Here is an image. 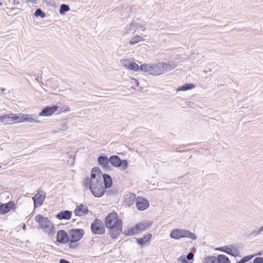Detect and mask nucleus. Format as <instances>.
<instances>
[{
    "mask_svg": "<svg viewBox=\"0 0 263 263\" xmlns=\"http://www.w3.org/2000/svg\"><path fill=\"white\" fill-rule=\"evenodd\" d=\"M104 224L109 229V234L112 239L117 238L122 232V221L118 218V214L115 212H112L107 215Z\"/></svg>",
    "mask_w": 263,
    "mask_h": 263,
    "instance_id": "nucleus-1",
    "label": "nucleus"
},
{
    "mask_svg": "<svg viewBox=\"0 0 263 263\" xmlns=\"http://www.w3.org/2000/svg\"><path fill=\"white\" fill-rule=\"evenodd\" d=\"M35 220L37 222L41 229L44 233L49 236L54 234L55 229L48 217L41 215H37L35 217Z\"/></svg>",
    "mask_w": 263,
    "mask_h": 263,
    "instance_id": "nucleus-2",
    "label": "nucleus"
},
{
    "mask_svg": "<svg viewBox=\"0 0 263 263\" xmlns=\"http://www.w3.org/2000/svg\"><path fill=\"white\" fill-rule=\"evenodd\" d=\"M161 62L154 64H143L140 65V69L141 71L147 72L149 74L157 76L164 72V66Z\"/></svg>",
    "mask_w": 263,
    "mask_h": 263,
    "instance_id": "nucleus-3",
    "label": "nucleus"
},
{
    "mask_svg": "<svg viewBox=\"0 0 263 263\" xmlns=\"http://www.w3.org/2000/svg\"><path fill=\"white\" fill-rule=\"evenodd\" d=\"M170 236L171 238L176 240L183 238H186L191 240L197 239V236L194 233L186 229H175L171 232Z\"/></svg>",
    "mask_w": 263,
    "mask_h": 263,
    "instance_id": "nucleus-4",
    "label": "nucleus"
},
{
    "mask_svg": "<svg viewBox=\"0 0 263 263\" xmlns=\"http://www.w3.org/2000/svg\"><path fill=\"white\" fill-rule=\"evenodd\" d=\"M90 190L95 197H101L105 194L106 189L104 187L102 181L99 180L92 183Z\"/></svg>",
    "mask_w": 263,
    "mask_h": 263,
    "instance_id": "nucleus-5",
    "label": "nucleus"
},
{
    "mask_svg": "<svg viewBox=\"0 0 263 263\" xmlns=\"http://www.w3.org/2000/svg\"><path fill=\"white\" fill-rule=\"evenodd\" d=\"M109 163L115 167H120L122 170H125L128 167V162L126 160H121L117 155H112L109 157Z\"/></svg>",
    "mask_w": 263,
    "mask_h": 263,
    "instance_id": "nucleus-6",
    "label": "nucleus"
},
{
    "mask_svg": "<svg viewBox=\"0 0 263 263\" xmlns=\"http://www.w3.org/2000/svg\"><path fill=\"white\" fill-rule=\"evenodd\" d=\"M91 230L95 234L102 235L105 232V229L103 222L97 218L93 220L91 223Z\"/></svg>",
    "mask_w": 263,
    "mask_h": 263,
    "instance_id": "nucleus-7",
    "label": "nucleus"
},
{
    "mask_svg": "<svg viewBox=\"0 0 263 263\" xmlns=\"http://www.w3.org/2000/svg\"><path fill=\"white\" fill-rule=\"evenodd\" d=\"M69 239L79 241L83 237L85 231L82 229H72L68 231Z\"/></svg>",
    "mask_w": 263,
    "mask_h": 263,
    "instance_id": "nucleus-8",
    "label": "nucleus"
},
{
    "mask_svg": "<svg viewBox=\"0 0 263 263\" xmlns=\"http://www.w3.org/2000/svg\"><path fill=\"white\" fill-rule=\"evenodd\" d=\"M216 250L224 252L234 257H237L239 254V251L237 249L234 248L232 245L224 246L218 248L216 249Z\"/></svg>",
    "mask_w": 263,
    "mask_h": 263,
    "instance_id": "nucleus-9",
    "label": "nucleus"
},
{
    "mask_svg": "<svg viewBox=\"0 0 263 263\" xmlns=\"http://www.w3.org/2000/svg\"><path fill=\"white\" fill-rule=\"evenodd\" d=\"M46 197V194L43 191H38L37 194L32 197L34 206L36 208L43 204Z\"/></svg>",
    "mask_w": 263,
    "mask_h": 263,
    "instance_id": "nucleus-10",
    "label": "nucleus"
},
{
    "mask_svg": "<svg viewBox=\"0 0 263 263\" xmlns=\"http://www.w3.org/2000/svg\"><path fill=\"white\" fill-rule=\"evenodd\" d=\"M99 164L102 167V168L106 171L109 172L111 170V168L109 165V158L106 156H100L98 158Z\"/></svg>",
    "mask_w": 263,
    "mask_h": 263,
    "instance_id": "nucleus-11",
    "label": "nucleus"
},
{
    "mask_svg": "<svg viewBox=\"0 0 263 263\" xmlns=\"http://www.w3.org/2000/svg\"><path fill=\"white\" fill-rule=\"evenodd\" d=\"M69 237V233L63 230L58 231L57 236V241L61 243L66 244L68 242Z\"/></svg>",
    "mask_w": 263,
    "mask_h": 263,
    "instance_id": "nucleus-12",
    "label": "nucleus"
},
{
    "mask_svg": "<svg viewBox=\"0 0 263 263\" xmlns=\"http://www.w3.org/2000/svg\"><path fill=\"white\" fill-rule=\"evenodd\" d=\"M137 208L139 211H143L148 208L149 204L148 201L145 198L138 197L136 199Z\"/></svg>",
    "mask_w": 263,
    "mask_h": 263,
    "instance_id": "nucleus-13",
    "label": "nucleus"
},
{
    "mask_svg": "<svg viewBox=\"0 0 263 263\" xmlns=\"http://www.w3.org/2000/svg\"><path fill=\"white\" fill-rule=\"evenodd\" d=\"M59 107L57 105H52V106H46L41 112H40V116L48 117L51 116L53 113L58 110Z\"/></svg>",
    "mask_w": 263,
    "mask_h": 263,
    "instance_id": "nucleus-14",
    "label": "nucleus"
},
{
    "mask_svg": "<svg viewBox=\"0 0 263 263\" xmlns=\"http://www.w3.org/2000/svg\"><path fill=\"white\" fill-rule=\"evenodd\" d=\"M89 210L86 205L80 204L76 207L74 211L76 216H82L87 215Z\"/></svg>",
    "mask_w": 263,
    "mask_h": 263,
    "instance_id": "nucleus-15",
    "label": "nucleus"
},
{
    "mask_svg": "<svg viewBox=\"0 0 263 263\" xmlns=\"http://www.w3.org/2000/svg\"><path fill=\"white\" fill-rule=\"evenodd\" d=\"M14 203L13 201H10L7 203L2 204L0 205V214H6L14 207Z\"/></svg>",
    "mask_w": 263,
    "mask_h": 263,
    "instance_id": "nucleus-16",
    "label": "nucleus"
},
{
    "mask_svg": "<svg viewBox=\"0 0 263 263\" xmlns=\"http://www.w3.org/2000/svg\"><path fill=\"white\" fill-rule=\"evenodd\" d=\"M139 28V25L136 23H131L130 25L125 26L123 33L124 35L127 34L129 33H135L137 29Z\"/></svg>",
    "mask_w": 263,
    "mask_h": 263,
    "instance_id": "nucleus-17",
    "label": "nucleus"
},
{
    "mask_svg": "<svg viewBox=\"0 0 263 263\" xmlns=\"http://www.w3.org/2000/svg\"><path fill=\"white\" fill-rule=\"evenodd\" d=\"M72 216V212L68 210L62 211L56 215V218L59 220H69Z\"/></svg>",
    "mask_w": 263,
    "mask_h": 263,
    "instance_id": "nucleus-18",
    "label": "nucleus"
},
{
    "mask_svg": "<svg viewBox=\"0 0 263 263\" xmlns=\"http://www.w3.org/2000/svg\"><path fill=\"white\" fill-rule=\"evenodd\" d=\"M103 179V185L105 189L110 188L112 185V180L111 177L108 174H102V175Z\"/></svg>",
    "mask_w": 263,
    "mask_h": 263,
    "instance_id": "nucleus-19",
    "label": "nucleus"
},
{
    "mask_svg": "<svg viewBox=\"0 0 263 263\" xmlns=\"http://www.w3.org/2000/svg\"><path fill=\"white\" fill-rule=\"evenodd\" d=\"M152 236V235L151 233H146L142 238H137V242L138 244L143 246L145 245L146 242L150 241Z\"/></svg>",
    "mask_w": 263,
    "mask_h": 263,
    "instance_id": "nucleus-20",
    "label": "nucleus"
},
{
    "mask_svg": "<svg viewBox=\"0 0 263 263\" xmlns=\"http://www.w3.org/2000/svg\"><path fill=\"white\" fill-rule=\"evenodd\" d=\"M136 198V195L133 193H128L125 194L124 198V203L130 206L134 203Z\"/></svg>",
    "mask_w": 263,
    "mask_h": 263,
    "instance_id": "nucleus-21",
    "label": "nucleus"
},
{
    "mask_svg": "<svg viewBox=\"0 0 263 263\" xmlns=\"http://www.w3.org/2000/svg\"><path fill=\"white\" fill-rule=\"evenodd\" d=\"M13 114L6 115L0 117V122L5 124H12L13 121Z\"/></svg>",
    "mask_w": 263,
    "mask_h": 263,
    "instance_id": "nucleus-22",
    "label": "nucleus"
},
{
    "mask_svg": "<svg viewBox=\"0 0 263 263\" xmlns=\"http://www.w3.org/2000/svg\"><path fill=\"white\" fill-rule=\"evenodd\" d=\"M34 117H35V116L33 115L24 114L23 115V118L22 120L24 122L29 123H39V121L36 119L37 118H35Z\"/></svg>",
    "mask_w": 263,
    "mask_h": 263,
    "instance_id": "nucleus-23",
    "label": "nucleus"
},
{
    "mask_svg": "<svg viewBox=\"0 0 263 263\" xmlns=\"http://www.w3.org/2000/svg\"><path fill=\"white\" fill-rule=\"evenodd\" d=\"M151 225L149 223H138L135 225V229L138 230V232L143 231L147 229Z\"/></svg>",
    "mask_w": 263,
    "mask_h": 263,
    "instance_id": "nucleus-24",
    "label": "nucleus"
},
{
    "mask_svg": "<svg viewBox=\"0 0 263 263\" xmlns=\"http://www.w3.org/2000/svg\"><path fill=\"white\" fill-rule=\"evenodd\" d=\"M217 263H231L229 258L223 254L217 256Z\"/></svg>",
    "mask_w": 263,
    "mask_h": 263,
    "instance_id": "nucleus-25",
    "label": "nucleus"
},
{
    "mask_svg": "<svg viewBox=\"0 0 263 263\" xmlns=\"http://www.w3.org/2000/svg\"><path fill=\"white\" fill-rule=\"evenodd\" d=\"M195 87V85H194L193 83H187L181 87H180L178 89L177 91H186L188 90H191L193 88H194Z\"/></svg>",
    "mask_w": 263,
    "mask_h": 263,
    "instance_id": "nucleus-26",
    "label": "nucleus"
},
{
    "mask_svg": "<svg viewBox=\"0 0 263 263\" xmlns=\"http://www.w3.org/2000/svg\"><path fill=\"white\" fill-rule=\"evenodd\" d=\"M142 41L143 37L142 36L136 35L129 41V44L131 45H133Z\"/></svg>",
    "mask_w": 263,
    "mask_h": 263,
    "instance_id": "nucleus-27",
    "label": "nucleus"
},
{
    "mask_svg": "<svg viewBox=\"0 0 263 263\" xmlns=\"http://www.w3.org/2000/svg\"><path fill=\"white\" fill-rule=\"evenodd\" d=\"M68 246L70 249H76L79 246V243L77 241L69 239Z\"/></svg>",
    "mask_w": 263,
    "mask_h": 263,
    "instance_id": "nucleus-28",
    "label": "nucleus"
},
{
    "mask_svg": "<svg viewBox=\"0 0 263 263\" xmlns=\"http://www.w3.org/2000/svg\"><path fill=\"white\" fill-rule=\"evenodd\" d=\"M92 184L91 180L89 177H86L83 180V185L86 188L90 189Z\"/></svg>",
    "mask_w": 263,
    "mask_h": 263,
    "instance_id": "nucleus-29",
    "label": "nucleus"
},
{
    "mask_svg": "<svg viewBox=\"0 0 263 263\" xmlns=\"http://www.w3.org/2000/svg\"><path fill=\"white\" fill-rule=\"evenodd\" d=\"M204 263H217V257L215 256L206 257L204 259Z\"/></svg>",
    "mask_w": 263,
    "mask_h": 263,
    "instance_id": "nucleus-30",
    "label": "nucleus"
},
{
    "mask_svg": "<svg viewBox=\"0 0 263 263\" xmlns=\"http://www.w3.org/2000/svg\"><path fill=\"white\" fill-rule=\"evenodd\" d=\"M127 67L130 70H134L135 71H138L140 69L138 65L135 63H129L128 65H126Z\"/></svg>",
    "mask_w": 263,
    "mask_h": 263,
    "instance_id": "nucleus-31",
    "label": "nucleus"
},
{
    "mask_svg": "<svg viewBox=\"0 0 263 263\" xmlns=\"http://www.w3.org/2000/svg\"><path fill=\"white\" fill-rule=\"evenodd\" d=\"M70 10L69 6L66 4H62L60 8V13L64 14L65 12H68Z\"/></svg>",
    "mask_w": 263,
    "mask_h": 263,
    "instance_id": "nucleus-32",
    "label": "nucleus"
},
{
    "mask_svg": "<svg viewBox=\"0 0 263 263\" xmlns=\"http://www.w3.org/2000/svg\"><path fill=\"white\" fill-rule=\"evenodd\" d=\"M90 179L91 180L92 183L95 182L96 181L102 180L100 176L97 175L96 174L92 172H91V177Z\"/></svg>",
    "mask_w": 263,
    "mask_h": 263,
    "instance_id": "nucleus-33",
    "label": "nucleus"
},
{
    "mask_svg": "<svg viewBox=\"0 0 263 263\" xmlns=\"http://www.w3.org/2000/svg\"><path fill=\"white\" fill-rule=\"evenodd\" d=\"M34 15L35 17L40 16L42 18H44L46 16V14L39 8L36 10Z\"/></svg>",
    "mask_w": 263,
    "mask_h": 263,
    "instance_id": "nucleus-34",
    "label": "nucleus"
},
{
    "mask_svg": "<svg viewBox=\"0 0 263 263\" xmlns=\"http://www.w3.org/2000/svg\"><path fill=\"white\" fill-rule=\"evenodd\" d=\"M263 231V226L256 230H253L250 235L253 236H256L260 234Z\"/></svg>",
    "mask_w": 263,
    "mask_h": 263,
    "instance_id": "nucleus-35",
    "label": "nucleus"
},
{
    "mask_svg": "<svg viewBox=\"0 0 263 263\" xmlns=\"http://www.w3.org/2000/svg\"><path fill=\"white\" fill-rule=\"evenodd\" d=\"M23 114H20L19 116L16 115V114H13V121H17V123H21L23 122L24 121L22 120L23 119Z\"/></svg>",
    "mask_w": 263,
    "mask_h": 263,
    "instance_id": "nucleus-36",
    "label": "nucleus"
},
{
    "mask_svg": "<svg viewBox=\"0 0 263 263\" xmlns=\"http://www.w3.org/2000/svg\"><path fill=\"white\" fill-rule=\"evenodd\" d=\"M138 230H137L136 229H135V226L130 229H129L127 233H125L126 235L132 236L134 235L135 234L138 233Z\"/></svg>",
    "mask_w": 263,
    "mask_h": 263,
    "instance_id": "nucleus-37",
    "label": "nucleus"
},
{
    "mask_svg": "<svg viewBox=\"0 0 263 263\" xmlns=\"http://www.w3.org/2000/svg\"><path fill=\"white\" fill-rule=\"evenodd\" d=\"M161 63H163V64H164L165 65H163L164 66V71H171L173 69V67L170 65V64H168L167 63H164V62H161Z\"/></svg>",
    "mask_w": 263,
    "mask_h": 263,
    "instance_id": "nucleus-38",
    "label": "nucleus"
},
{
    "mask_svg": "<svg viewBox=\"0 0 263 263\" xmlns=\"http://www.w3.org/2000/svg\"><path fill=\"white\" fill-rule=\"evenodd\" d=\"M91 172L95 173V174L99 176H100L102 173L101 170L98 167H93L91 170Z\"/></svg>",
    "mask_w": 263,
    "mask_h": 263,
    "instance_id": "nucleus-39",
    "label": "nucleus"
},
{
    "mask_svg": "<svg viewBox=\"0 0 263 263\" xmlns=\"http://www.w3.org/2000/svg\"><path fill=\"white\" fill-rule=\"evenodd\" d=\"M253 256L252 255H247L246 256L243 257L241 259V260H242L243 263H245L246 262L250 260Z\"/></svg>",
    "mask_w": 263,
    "mask_h": 263,
    "instance_id": "nucleus-40",
    "label": "nucleus"
},
{
    "mask_svg": "<svg viewBox=\"0 0 263 263\" xmlns=\"http://www.w3.org/2000/svg\"><path fill=\"white\" fill-rule=\"evenodd\" d=\"M253 263H263V258L261 257H257L253 260Z\"/></svg>",
    "mask_w": 263,
    "mask_h": 263,
    "instance_id": "nucleus-41",
    "label": "nucleus"
},
{
    "mask_svg": "<svg viewBox=\"0 0 263 263\" xmlns=\"http://www.w3.org/2000/svg\"><path fill=\"white\" fill-rule=\"evenodd\" d=\"M194 256V254L192 252H190L186 255V259L188 260H192L193 259Z\"/></svg>",
    "mask_w": 263,
    "mask_h": 263,
    "instance_id": "nucleus-42",
    "label": "nucleus"
},
{
    "mask_svg": "<svg viewBox=\"0 0 263 263\" xmlns=\"http://www.w3.org/2000/svg\"><path fill=\"white\" fill-rule=\"evenodd\" d=\"M178 260L180 261L182 263H189L186 259L183 258L182 256L178 258Z\"/></svg>",
    "mask_w": 263,
    "mask_h": 263,
    "instance_id": "nucleus-43",
    "label": "nucleus"
},
{
    "mask_svg": "<svg viewBox=\"0 0 263 263\" xmlns=\"http://www.w3.org/2000/svg\"><path fill=\"white\" fill-rule=\"evenodd\" d=\"M60 263H70L69 261H67V260L62 258L59 261Z\"/></svg>",
    "mask_w": 263,
    "mask_h": 263,
    "instance_id": "nucleus-44",
    "label": "nucleus"
},
{
    "mask_svg": "<svg viewBox=\"0 0 263 263\" xmlns=\"http://www.w3.org/2000/svg\"><path fill=\"white\" fill-rule=\"evenodd\" d=\"M139 27L140 28V30L141 31H145V29H146V28H145V27H144V26H140L139 25Z\"/></svg>",
    "mask_w": 263,
    "mask_h": 263,
    "instance_id": "nucleus-45",
    "label": "nucleus"
},
{
    "mask_svg": "<svg viewBox=\"0 0 263 263\" xmlns=\"http://www.w3.org/2000/svg\"><path fill=\"white\" fill-rule=\"evenodd\" d=\"M28 2L32 1L33 3H35L37 0H27Z\"/></svg>",
    "mask_w": 263,
    "mask_h": 263,
    "instance_id": "nucleus-46",
    "label": "nucleus"
},
{
    "mask_svg": "<svg viewBox=\"0 0 263 263\" xmlns=\"http://www.w3.org/2000/svg\"><path fill=\"white\" fill-rule=\"evenodd\" d=\"M0 90H1L2 91H4L6 90V89L4 88H2V89L0 88Z\"/></svg>",
    "mask_w": 263,
    "mask_h": 263,
    "instance_id": "nucleus-47",
    "label": "nucleus"
},
{
    "mask_svg": "<svg viewBox=\"0 0 263 263\" xmlns=\"http://www.w3.org/2000/svg\"><path fill=\"white\" fill-rule=\"evenodd\" d=\"M237 263H243V262L242 260H241L240 259V260L239 261H238Z\"/></svg>",
    "mask_w": 263,
    "mask_h": 263,
    "instance_id": "nucleus-48",
    "label": "nucleus"
},
{
    "mask_svg": "<svg viewBox=\"0 0 263 263\" xmlns=\"http://www.w3.org/2000/svg\"><path fill=\"white\" fill-rule=\"evenodd\" d=\"M3 5V4L2 2H0V6H2Z\"/></svg>",
    "mask_w": 263,
    "mask_h": 263,
    "instance_id": "nucleus-49",
    "label": "nucleus"
},
{
    "mask_svg": "<svg viewBox=\"0 0 263 263\" xmlns=\"http://www.w3.org/2000/svg\"><path fill=\"white\" fill-rule=\"evenodd\" d=\"M23 229H25V225H24Z\"/></svg>",
    "mask_w": 263,
    "mask_h": 263,
    "instance_id": "nucleus-50",
    "label": "nucleus"
},
{
    "mask_svg": "<svg viewBox=\"0 0 263 263\" xmlns=\"http://www.w3.org/2000/svg\"><path fill=\"white\" fill-rule=\"evenodd\" d=\"M1 167V166H0V168Z\"/></svg>",
    "mask_w": 263,
    "mask_h": 263,
    "instance_id": "nucleus-51",
    "label": "nucleus"
}]
</instances>
